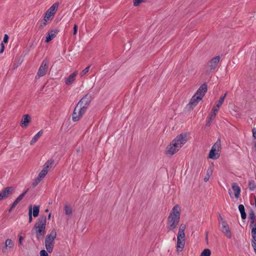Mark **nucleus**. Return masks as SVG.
<instances>
[{
	"label": "nucleus",
	"mask_w": 256,
	"mask_h": 256,
	"mask_svg": "<svg viewBox=\"0 0 256 256\" xmlns=\"http://www.w3.org/2000/svg\"><path fill=\"white\" fill-rule=\"evenodd\" d=\"M180 215V207L176 205L172 208L168 218V229L169 231L174 230L178 224Z\"/></svg>",
	"instance_id": "1"
},
{
	"label": "nucleus",
	"mask_w": 256,
	"mask_h": 256,
	"mask_svg": "<svg viewBox=\"0 0 256 256\" xmlns=\"http://www.w3.org/2000/svg\"><path fill=\"white\" fill-rule=\"evenodd\" d=\"M46 216H40L32 230L38 240H42L46 234Z\"/></svg>",
	"instance_id": "2"
},
{
	"label": "nucleus",
	"mask_w": 256,
	"mask_h": 256,
	"mask_svg": "<svg viewBox=\"0 0 256 256\" xmlns=\"http://www.w3.org/2000/svg\"><path fill=\"white\" fill-rule=\"evenodd\" d=\"M58 5V2H55L46 10L43 20V25H40L41 28H43L46 25L48 21L52 19Z\"/></svg>",
	"instance_id": "3"
},
{
	"label": "nucleus",
	"mask_w": 256,
	"mask_h": 256,
	"mask_svg": "<svg viewBox=\"0 0 256 256\" xmlns=\"http://www.w3.org/2000/svg\"><path fill=\"white\" fill-rule=\"evenodd\" d=\"M56 236V230H52L51 232L48 234L45 239V246L47 251L50 253L52 252L54 245V240Z\"/></svg>",
	"instance_id": "4"
},
{
	"label": "nucleus",
	"mask_w": 256,
	"mask_h": 256,
	"mask_svg": "<svg viewBox=\"0 0 256 256\" xmlns=\"http://www.w3.org/2000/svg\"><path fill=\"white\" fill-rule=\"evenodd\" d=\"M188 140V134L182 133L178 135L172 141L180 148Z\"/></svg>",
	"instance_id": "5"
},
{
	"label": "nucleus",
	"mask_w": 256,
	"mask_h": 256,
	"mask_svg": "<svg viewBox=\"0 0 256 256\" xmlns=\"http://www.w3.org/2000/svg\"><path fill=\"white\" fill-rule=\"evenodd\" d=\"M86 109L84 108V107L78 106V105H76V108L74 109L72 120L74 122H77L80 120V118L82 116L85 112H86Z\"/></svg>",
	"instance_id": "6"
},
{
	"label": "nucleus",
	"mask_w": 256,
	"mask_h": 256,
	"mask_svg": "<svg viewBox=\"0 0 256 256\" xmlns=\"http://www.w3.org/2000/svg\"><path fill=\"white\" fill-rule=\"evenodd\" d=\"M220 57L219 56H216L212 58L207 64L206 66V72H210L214 70L220 62Z\"/></svg>",
	"instance_id": "7"
},
{
	"label": "nucleus",
	"mask_w": 256,
	"mask_h": 256,
	"mask_svg": "<svg viewBox=\"0 0 256 256\" xmlns=\"http://www.w3.org/2000/svg\"><path fill=\"white\" fill-rule=\"evenodd\" d=\"M14 246V242L11 239H6L2 250V253L4 254H7L13 250Z\"/></svg>",
	"instance_id": "8"
},
{
	"label": "nucleus",
	"mask_w": 256,
	"mask_h": 256,
	"mask_svg": "<svg viewBox=\"0 0 256 256\" xmlns=\"http://www.w3.org/2000/svg\"><path fill=\"white\" fill-rule=\"evenodd\" d=\"M92 100V96L90 94H86L80 100L77 105L78 106L84 107L85 108L87 109Z\"/></svg>",
	"instance_id": "9"
},
{
	"label": "nucleus",
	"mask_w": 256,
	"mask_h": 256,
	"mask_svg": "<svg viewBox=\"0 0 256 256\" xmlns=\"http://www.w3.org/2000/svg\"><path fill=\"white\" fill-rule=\"evenodd\" d=\"M48 60L45 59L42 61L37 73V74L39 77L43 76L46 74L48 70Z\"/></svg>",
	"instance_id": "10"
},
{
	"label": "nucleus",
	"mask_w": 256,
	"mask_h": 256,
	"mask_svg": "<svg viewBox=\"0 0 256 256\" xmlns=\"http://www.w3.org/2000/svg\"><path fill=\"white\" fill-rule=\"evenodd\" d=\"M180 148H178L175 143H174L172 141L167 146L166 148V152L167 154H170V155H173L178 152L180 150Z\"/></svg>",
	"instance_id": "11"
},
{
	"label": "nucleus",
	"mask_w": 256,
	"mask_h": 256,
	"mask_svg": "<svg viewBox=\"0 0 256 256\" xmlns=\"http://www.w3.org/2000/svg\"><path fill=\"white\" fill-rule=\"evenodd\" d=\"M208 87L206 84H202L196 93L194 94L198 97L200 98L202 100L205 95V94L207 92Z\"/></svg>",
	"instance_id": "12"
},
{
	"label": "nucleus",
	"mask_w": 256,
	"mask_h": 256,
	"mask_svg": "<svg viewBox=\"0 0 256 256\" xmlns=\"http://www.w3.org/2000/svg\"><path fill=\"white\" fill-rule=\"evenodd\" d=\"M221 226L222 232L228 238H232V233L227 222H223V224Z\"/></svg>",
	"instance_id": "13"
},
{
	"label": "nucleus",
	"mask_w": 256,
	"mask_h": 256,
	"mask_svg": "<svg viewBox=\"0 0 256 256\" xmlns=\"http://www.w3.org/2000/svg\"><path fill=\"white\" fill-rule=\"evenodd\" d=\"M78 74V72L75 71L65 78V84L67 86L71 85L76 80V77Z\"/></svg>",
	"instance_id": "14"
},
{
	"label": "nucleus",
	"mask_w": 256,
	"mask_h": 256,
	"mask_svg": "<svg viewBox=\"0 0 256 256\" xmlns=\"http://www.w3.org/2000/svg\"><path fill=\"white\" fill-rule=\"evenodd\" d=\"M30 119L31 118L28 114L24 115L20 122V126L24 128H27L30 122Z\"/></svg>",
	"instance_id": "15"
},
{
	"label": "nucleus",
	"mask_w": 256,
	"mask_h": 256,
	"mask_svg": "<svg viewBox=\"0 0 256 256\" xmlns=\"http://www.w3.org/2000/svg\"><path fill=\"white\" fill-rule=\"evenodd\" d=\"M186 228V226L184 224H181L180 226L177 239L179 238L180 240H185L184 230Z\"/></svg>",
	"instance_id": "16"
},
{
	"label": "nucleus",
	"mask_w": 256,
	"mask_h": 256,
	"mask_svg": "<svg viewBox=\"0 0 256 256\" xmlns=\"http://www.w3.org/2000/svg\"><path fill=\"white\" fill-rule=\"evenodd\" d=\"M58 30V29L52 30H50L46 36V42H48L52 40L57 34Z\"/></svg>",
	"instance_id": "17"
},
{
	"label": "nucleus",
	"mask_w": 256,
	"mask_h": 256,
	"mask_svg": "<svg viewBox=\"0 0 256 256\" xmlns=\"http://www.w3.org/2000/svg\"><path fill=\"white\" fill-rule=\"evenodd\" d=\"M14 190V188L13 187L8 186L4 188L1 192L5 198H6L12 194Z\"/></svg>",
	"instance_id": "18"
},
{
	"label": "nucleus",
	"mask_w": 256,
	"mask_h": 256,
	"mask_svg": "<svg viewBox=\"0 0 256 256\" xmlns=\"http://www.w3.org/2000/svg\"><path fill=\"white\" fill-rule=\"evenodd\" d=\"M202 99L198 97L196 95L194 94L191 98L188 104L193 108L197 105L198 102L201 100Z\"/></svg>",
	"instance_id": "19"
},
{
	"label": "nucleus",
	"mask_w": 256,
	"mask_h": 256,
	"mask_svg": "<svg viewBox=\"0 0 256 256\" xmlns=\"http://www.w3.org/2000/svg\"><path fill=\"white\" fill-rule=\"evenodd\" d=\"M28 190V189L26 190L16 198V200L13 202L12 204V208H14L20 202V201L24 198L26 194L27 193Z\"/></svg>",
	"instance_id": "20"
},
{
	"label": "nucleus",
	"mask_w": 256,
	"mask_h": 256,
	"mask_svg": "<svg viewBox=\"0 0 256 256\" xmlns=\"http://www.w3.org/2000/svg\"><path fill=\"white\" fill-rule=\"evenodd\" d=\"M43 133V130H40L32 138V140L30 142V144L32 146L35 144L38 140L40 138Z\"/></svg>",
	"instance_id": "21"
},
{
	"label": "nucleus",
	"mask_w": 256,
	"mask_h": 256,
	"mask_svg": "<svg viewBox=\"0 0 256 256\" xmlns=\"http://www.w3.org/2000/svg\"><path fill=\"white\" fill-rule=\"evenodd\" d=\"M232 188L234 191L236 198H238L240 192V186L236 183H234L232 185Z\"/></svg>",
	"instance_id": "22"
},
{
	"label": "nucleus",
	"mask_w": 256,
	"mask_h": 256,
	"mask_svg": "<svg viewBox=\"0 0 256 256\" xmlns=\"http://www.w3.org/2000/svg\"><path fill=\"white\" fill-rule=\"evenodd\" d=\"M54 164V160L52 159L48 160L43 166V169L48 172V170L52 167Z\"/></svg>",
	"instance_id": "23"
},
{
	"label": "nucleus",
	"mask_w": 256,
	"mask_h": 256,
	"mask_svg": "<svg viewBox=\"0 0 256 256\" xmlns=\"http://www.w3.org/2000/svg\"><path fill=\"white\" fill-rule=\"evenodd\" d=\"M221 149V141L220 138H218L215 144L212 146V150L220 152Z\"/></svg>",
	"instance_id": "24"
},
{
	"label": "nucleus",
	"mask_w": 256,
	"mask_h": 256,
	"mask_svg": "<svg viewBox=\"0 0 256 256\" xmlns=\"http://www.w3.org/2000/svg\"><path fill=\"white\" fill-rule=\"evenodd\" d=\"M250 218V226L254 228L256 227V223L255 222V214L253 211H251L249 214Z\"/></svg>",
	"instance_id": "25"
},
{
	"label": "nucleus",
	"mask_w": 256,
	"mask_h": 256,
	"mask_svg": "<svg viewBox=\"0 0 256 256\" xmlns=\"http://www.w3.org/2000/svg\"><path fill=\"white\" fill-rule=\"evenodd\" d=\"M220 157V154L218 152L214 151L211 149L208 158L211 159L216 160Z\"/></svg>",
	"instance_id": "26"
},
{
	"label": "nucleus",
	"mask_w": 256,
	"mask_h": 256,
	"mask_svg": "<svg viewBox=\"0 0 256 256\" xmlns=\"http://www.w3.org/2000/svg\"><path fill=\"white\" fill-rule=\"evenodd\" d=\"M212 172H213V168L212 166H210V168H208V169L207 170V171H206V174L205 176L204 179V182H207L209 180L210 176H212Z\"/></svg>",
	"instance_id": "27"
},
{
	"label": "nucleus",
	"mask_w": 256,
	"mask_h": 256,
	"mask_svg": "<svg viewBox=\"0 0 256 256\" xmlns=\"http://www.w3.org/2000/svg\"><path fill=\"white\" fill-rule=\"evenodd\" d=\"M40 212V206L34 205L32 206V215L34 217H37L38 216Z\"/></svg>",
	"instance_id": "28"
},
{
	"label": "nucleus",
	"mask_w": 256,
	"mask_h": 256,
	"mask_svg": "<svg viewBox=\"0 0 256 256\" xmlns=\"http://www.w3.org/2000/svg\"><path fill=\"white\" fill-rule=\"evenodd\" d=\"M238 210L241 214V217L242 219H245L246 216V214L245 212L244 207L243 204H240L238 206Z\"/></svg>",
	"instance_id": "29"
},
{
	"label": "nucleus",
	"mask_w": 256,
	"mask_h": 256,
	"mask_svg": "<svg viewBox=\"0 0 256 256\" xmlns=\"http://www.w3.org/2000/svg\"><path fill=\"white\" fill-rule=\"evenodd\" d=\"M177 240V248H180L181 250H180L181 251L184 248L185 240H180L179 238Z\"/></svg>",
	"instance_id": "30"
},
{
	"label": "nucleus",
	"mask_w": 256,
	"mask_h": 256,
	"mask_svg": "<svg viewBox=\"0 0 256 256\" xmlns=\"http://www.w3.org/2000/svg\"><path fill=\"white\" fill-rule=\"evenodd\" d=\"M47 174L48 172L42 168V170L39 173L38 178H39V180H42Z\"/></svg>",
	"instance_id": "31"
},
{
	"label": "nucleus",
	"mask_w": 256,
	"mask_h": 256,
	"mask_svg": "<svg viewBox=\"0 0 256 256\" xmlns=\"http://www.w3.org/2000/svg\"><path fill=\"white\" fill-rule=\"evenodd\" d=\"M226 93L224 96H222L220 98L218 104L216 105V107L220 108L222 105V104H223L224 100L226 97Z\"/></svg>",
	"instance_id": "32"
},
{
	"label": "nucleus",
	"mask_w": 256,
	"mask_h": 256,
	"mask_svg": "<svg viewBox=\"0 0 256 256\" xmlns=\"http://www.w3.org/2000/svg\"><path fill=\"white\" fill-rule=\"evenodd\" d=\"M211 252L209 249H204L201 253L200 256H210Z\"/></svg>",
	"instance_id": "33"
},
{
	"label": "nucleus",
	"mask_w": 256,
	"mask_h": 256,
	"mask_svg": "<svg viewBox=\"0 0 256 256\" xmlns=\"http://www.w3.org/2000/svg\"><path fill=\"white\" fill-rule=\"evenodd\" d=\"M32 206H30L28 208V222L30 223L32 222Z\"/></svg>",
	"instance_id": "34"
},
{
	"label": "nucleus",
	"mask_w": 256,
	"mask_h": 256,
	"mask_svg": "<svg viewBox=\"0 0 256 256\" xmlns=\"http://www.w3.org/2000/svg\"><path fill=\"white\" fill-rule=\"evenodd\" d=\"M64 211L66 214L70 215L72 213V209L70 206L66 205L64 206Z\"/></svg>",
	"instance_id": "35"
},
{
	"label": "nucleus",
	"mask_w": 256,
	"mask_h": 256,
	"mask_svg": "<svg viewBox=\"0 0 256 256\" xmlns=\"http://www.w3.org/2000/svg\"><path fill=\"white\" fill-rule=\"evenodd\" d=\"M252 234L254 242H256V227H254L252 230Z\"/></svg>",
	"instance_id": "36"
},
{
	"label": "nucleus",
	"mask_w": 256,
	"mask_h": 256,
	"mask_svg": "<svg viewBox=\"0 0 256 256\" xmlns=\"http://www.w3.org/2000/svg\"><path fill=\"white\" fill-rule=\"evenodd\" d=\"M90 66H87L85 69H84L83 70H82L80 74V76H84L85 74H86L89 71V70H90Z\"/></svg>",
	"instance_id": "37"
},
{
	"label": "nucleus",
	"mask_w": 256,
	"mask_h": 256,
	"mask_svg": "<svg viewBox=\"0 0 256 256\" xmlns=\"http://www.w3.org/2000/svg\"><path fill=\"white\" fill-rule=\"evenodd\" d=\"M144 0H134V5L135 6H138Z\"/></svg>",
	"instance_id": "38"
},
{
	"label": "nucleus",
	"mask_w": 256,
	"mask_h": 256,
	"mask_svg": "<svg viewBox=\"0 0 256 256\" xmlns=\"http://www.w3.org/2000/svg\"><path fill=\"white\" fill-rule=\"evenodd\" d=\"M216 114V113H214V112H211L208 116L209 119H210L211 120H213Z\"/></svg>",
	"instance_id": "39"
},
{
	"label": "nucleus",
	"mask_w": 256,
	"mask_h": 256,
	"mask_svg": "<svg viewBox=\"0 0 256 256\" xmlns=\"http://www.w3.org/2000/svg\"><path fill=\"white\" fill-rule=\"evenodd\" d=\"M40 256H48V252L44 250H40Z\"/></svg>",
	"instance_id": "40"
},
{
	"label": "nucleus",
	"mask_w": 256,
	"mask_h": 256,
	"mask_svg": "<svg viewBox=\"0 0 256 256\" xmlns=\"http://www.w3.org/2000/svg\"><path fill=\"white\" fill-rule=\"evenodd\" d=\"M8 34H5L4 36V40H3V42H2L4 43H5V44H6L8 42Z\"/></svg>",
	"instance_id": "41"
},
{
	"label": "nucleus",
	"mask_w": 256,
	"mask_h": 256,
	"mask_svg": "<svg viewBox=\"0 0 256 256\" xmlns=\"http://www.w3.org/2000/svg\"><path fill=\"white\" fill-rule=\"evenodd\" d=\"M42 180H39V178H37L35 181L34 182V183L32 184V186H37V184L41 181Z\"/></svg>",
	"instance_id": "42"
},
{
	"label": "nucleus",
	"mask_w": 256,
	"mask_h": 256,
	"mask_svg": "<svg viewBox=\"0 0 256 256\" xmlns=\"http://www.w3.org/2000/svg\"><path fill=\"white\" fill-rule=\"evenodd\" d=\"M219 108H220L216 107V106H214L213 108H212V112H214V113H216V114Z\"/></svg>",
	"instance_id": "43"
},
{
	"label": "nucleus",
	"mask_w": 256,
	"mask_h": 256,
	"mask_svg": "<svg viewBox=\"0 0 256 256\" xmlns=\"http://www.w3.org/2000/svg\"><path fill=\"white\" fill-rule=\"evenodd\" d=\"M218 220H220V222L221 226H222L223 224V222H226L224 220V219L222 217L220 216Z\"/></svg>",
	"instance_id": "44"
},
{
	"label": "nucleus",
	"mask_w": 256,
	"mask_h": 256,
	"mask_svg": "<svg viewBox=\"0 0 256 256\" xmlns=\"http://www.w3.org/2000/svg\"><path fill=\"white\" fill-rule=\"evenodd\" d=\"M78 31V26L76 24H74V32H73V34L76 35Z\"/></svg>",
	"instance_id": "45"
},
{
	"label": "nucleus",
	"mask_w": 256,
	"mask_h": 256,
	"mask_svg": "<svg viewBox=\"0 0 256 256\" xmlns=\"http://www.w3.org/2000/svg\"><path fill=\"white\" fill-rule=\"evenodd\" d=\"M252 246L254 249V252L256 254V242H252Z\"/></svg>",
	"instance_id": "46"
},
{
	"label": "nucleus",
	"mask_w": 256,
	"mask_h": 256,
	"mask_svg": "<svg viewBox=\"0 0 256 256\" xmlns=\"http://www.w3.org/2000/svg\"><path fill=\"white\" fill-rule=\"evenodd\" d=\"M252 132L254 138L256 139V129L255 128H252Z\"/></svg>",
	"instance_id": "47"
},
{
	"label": "nucleus",
	"mask_w": 256,
	"mask_h": 256,
	"mask_svg": "<svg viewBox=\"0 0 256 256\" xmlns=\"http://www.w3.org/2000/svg\"><path fill=\"white\" fill-rule=\"evenodd\" d=\"M212 120H211L210 119H209V118H208V120L206 122V126H210L211 124V122H212Z\"/></svg>",
	"instance_id": "48"
},
{
	"label": "nucleus",
	"mask_w": 256,
	"mask_h": 256,
	"mask_svg": "<svg viewBox=\"0 0 256 256\" xmlns=\"http://www.w3.org/2000/svg\"><path fill=\"white\" fill-rule=\"evenodd\" d=\"M4 44H3V42H2V44H1V48L0 50V54L3 52L4 50Z\"/></svg>",
	"instance_id": "49"
},
{
	"label": "nucleus",
	"mask_w": 256,
	"mask_h": 256,
	"mask_svg": "<svg viewBox=\"0 0 256 256\" xmlns=\"http://www.w3.org/2000/svg\"><path fill=\"white\" fill-rule=\"evenodd\" d=\"M23 240V238L22 236H19L18 238V243L21 244H22V241Z\"/></svg>",
	"instance_id": "50"
},
{
	"label": "nucleus",
	"mask_w": 256,
	"mask_h": 256,
	"mask_svg": "<svg viewBox=\"0 0 256 256\" xmlns=\"http://www.w3.org/2000/svg\"><path fill=\"white\" fill-rule=\"evenodd\" d=\"M4 199H5V198L4 196L2 193L0 192V201Z\"/></svg>",
	"instance_id": "51"
},
{
	"label": "nucleus",
	"mask_w": 256,
	"mask_h": 256,
	"mask_svg": "<svg viewBox=\"0 0 256 256\" xmlns=\"http://www.w3.org/2000/svg\"><path fill=\"white\" fill-rule=\"evenodd\" d=\"M14 208H12V206L10 209L9 210V212H10L12 210V209H13Z\"/></svg>",
	"instance_id": "52"
},
{
	"label": "nucleus",
	"mask_w": 256,
	"mask_h": 256,
	"mask_svg": "<svg viewBox=\"0 0 256 256\" xmlns=\"http://www.w3.org/2000/svg\"><path fill=\"white\" fill-rule=\"evenodd\" d=\"M50 216H51V214H49L48 216V218L50 219Z\"/></svg>",
	"instance_id": "53"
},
{
	"label": "nucleus",
	"mask_w": 256,
	"mask_h": 256,
	"mask_svg": "<svg viewBox=\"0 0 256 256\" xmlns=\"http://www.w3.org/2000/svg\"><path fill=\"white\" fill-rule=\"evenodd\" d=\"M46 212H48V209H46Z\"/></svg>",
	"instance_id": "54"
}]
</instances>
